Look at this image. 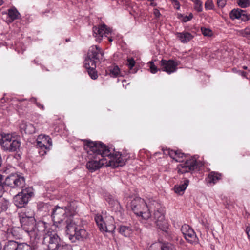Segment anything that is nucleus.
Returning <instances> with one entry per match:
<instances>
[{
  "instance_id": "obj_1",
  "label": "nucleus",
  "mask_w": 250,
  "mask_h": 250,
  "mask_svg": "<svg viewBox=\"0 0 250 250\" xmlns=\"http://www.w3.org/2000/svg\"><path fill=\"white\" fill-rule=\"evenodd\" d=\"M83 141L84 147L89 159L86 167L91 172L100 169L104 165L113 167L125 165L126 160L120 152L112 154L108 147L101 142L88 140Z\"/></svg>"
},
{
  "instance_id": "obj_2",
  "label": "nucleus",
  "mask_w": 250,
  "mask_h": 250,
  "mask_svg": "<svg viewBox=\"0 0 250 250\" xmlns=\"http://www.w3.org/2000/svg\"><path fill=\"white\" fill-rule=\"evenodd\" d=\"M19 217L22 229L31 238L39 240L45 229V224L42 222L37 224L34 217L28 216L24 213L21 214Z\"/></svg>"
},
{
  "instance_id": "obj_3",
  "label": "nucleus",
  "mask_w": 250,
  "mask_h": 250,
  "mask_svg": "<svg viewBox=\"0 0 250 250\" xmlns=\"http://www.w3.org/2000/svg\"><path fill=\"white\" fill-rule=\"evenodd\" d=\"M158 205V204L155 201H153L147 205L143 199L136 197L130 202V208L137 216L147 220L151 216L150 211L153 209L152 205Z\"/></svg>"
},
{
  "instance_id": "obj_4",
  "label": "nucleus",
  "mask_w": 250,
  "mask_h": 250,
  "mask_svg": "<svg viewBox=\"0 0 250 250\" xmlns=\"http://www.w3.org/2000/svg\"><path fill=\"white\" fill-rule=\"evenodd\" d=\"M75 213L76 209L71 205L64 208L56 206L52 210L51 216L54 225L62 227L67 218L72 217Z\"/></svg>"
},
{
  "instance_id": "obj_5",
  "label": "nucleus",
  "mask_w": 250,
  "mask_h": 250,
  "mask_svg": "<svg viewBox=\"0 0 250 250\" xmlns=\"http://www.w3.org/2000/svg\"><path fill=\"white\" fill-rule=\"evenodd\" d=\"M0 145L4 151L18 152L21 145L20 139L9 133L0 134Z\"/></svg>"
},
{
  "instance_id": "obj_6",
  "label": "nucleus",
  "mask_w": 250,
  "mask_h": 250,
  "mask_svg": "<svg viewBox=\"0 0 250 250\" xmlns=\"http://www.w3.org/2000/svg\"><path fill=\"white\" fill-rule=\"evenodd\" d=\"M62 242L54 231L47 230L43 235L42 244L45 250H56Z\"/></svg>"
},
{
  "instance_id": "obj_7",
  "label": "nucleus",
  "mask_w": 250,
  "mask_h": 250,
  "mask_svg": "<svg viewBox=\"0 0 250 250\" xmlns=\"http://www.w3.org/2000/svg\"><path fill=\"white\" fill-rule=\"evenodd\" d=\"M33 195V189L32 188L27 187L22 188L21 191L14 197V204L17 207L21 208L28 202Z\"/></svg>"
},
{
  "instance_id": "obj_8",
  "label": "nucleus",
  "mask_w": 250,
  "mask_h": 250,
  "mask_svg": "<svg viewBox=\"0 0 250 250\" xmlns=\"http://www.w3.org/2000/svg\"><path fill=\"white\" fill-rule=\"evenodd\" d=\"M95 220L101 231L112 232L114 231L116 227L112 216L106 217L104 220L101 215H97L95 217Z\"/></svg>"
},
{
  "instance_id": "obj_9",
  "label": "nucleus",
  "mask_w": 250,
  "mask_h": 250,
  "mask_svg": "<svg viewBox=\"0 0 250 250\" xmlns=\"http://www.w3.org/2000/svg\"><path fill=\"white\" fill-rule=\"evenodd\" d=\"M25 178L23 176L14 173L7 177L4 181V185L11 188H26L25 186Z\"/></svg>"
},
{
  "instance_id": "obj_10",
  "label": "nucleus",
  "mask_w": 250,
  "mask_h": 250,
  "mask_svg": "<svg viewBox=\"0 0 250 250\" xmlns=\"http://www.w3.org/2000/svg\"><path fill=\"white\" fill-rule=\"evenodd\" d=\"M104 55V53L98 46H91L88 49L85 61L93 62H101L105 61Z\"/></svg>"
},
{
  "instance_id": "obj_11",
  "label": "nucleus",
  "mask_w": 250,
  "mask_h": 250,
  "mask_svg": "<svg viewBox=\"0 0 250 250\" xmlns=\"http://www.w3.org/2000/svg\"><path fill=\"white\" fill-rule=\"evenodd\" d=\"M197 168V162L194 157L187 159L184 163L180 164L177 166L178 172L181 174L192 172Z\"/></svg>"
},
{
  "instance_id": "obj_12",
  "label": "nucleus",
  "mask_w": 250,
  "mask_h": 250,
  "mask_svg": "<svg viewBox=\"0 0 250 250\" xmlns=\"http://www.w3.org/2000/svg\"><path fill=\"white\" fill-rule=\"evenodd\" d=\"M3 250H32V247L26 243H20L14 240L6 242Z\"/></svg>"
},
{
  "instance_id": "obj_13",
  "label": "nucleus",
  "mask_w": 250,
  "mask_h": 250,
  "mask_svg": "<svg viewBox=\"0 0 250 250\" xmlns=\"http://www.w3.org/2000/svg\"><path fill=\"white\" fill-rule=\"evenodd\" d=\"M111 32V29L104 24L98 27L94 26L93 27V36L95 37L96 41L99 42L102 40L104 35L106 36Z\"/></svg>"
},
{
  "instance_id": "obj_14",
  "label": "nucleus",
  "mask_w": 250,
  "mask_h": 250,
  "mask_svg": "<svg viewBox=\"0 0 250 250\" xmlns=\"http://www.w3.org/2000/svg\"><path fill=\"white\" fill-rule=\"evenodd\" d=\"M181 230L185 239L189 243H193L197 241V238L194 230L188 225L185 224L181 227Z\"/></svg>"
},
{
  "instance_id": "obj_15",
  "label": "nucleus",
  "mask_w": 250,
  "mask_h": 250,
  "mask_svg": "<svg viewBox=\"0 0 250 250\" xmlns=\"http://www.w3.org/2000/svg\"><path fill=\"white\" fill-rule=\"evenodd\" d=\"M72 217H69L65 221V222L62 225V227L64 226L66 229V232L69 236V238L71 240H73V234L75 232L78 226L75 222L72 219Z\"/></svg>"
},
{
  "instance_id": "obj_16",
  "label": "nucleus",
  "mask_w": 250,
  "mask_h": 250,
  "mask_svg": "<svg viewBox=\"0 0 250 250\" xmlns=\"http://www.w3.org/2000/svg\"><path fill=\"white\" fill-rule=\"evenodd\" d=\"M229 16L232 20L240 19L243 21H247L250 19V13L240 9L232 10L229 13Z\"/></svg>"
},
{
  "instance_id": "obj_17",
  "label": "nucleus",
  "mask_w": 250,
  "mask_h": 250,
  "mask_svg": "<svg viewBox=\"0 0 250 250\" xmlns=\"http://www.w3.org/2000/svg\"><path fill=\"white\" fill-rule=\"evenodd\" d=\"M152 207H156L157 210L154 211V218L155 219V222L156 225L161 229H162V225L163 224V221H164V215L163 213V209L159 208L160 205H152Z\"/></svg>"
},
{
  "instance_id": "obj_18",
  "label": "nucleus",
  "mask_w": 250,
  "mask_h": 250,
  "mask_svg": "<svg viewBox=\"0 0 250 250\" xmlns=\"http://www.w3.org/2000/svg\"><path fill=\"white\" fill-rule=\"evenodd\" d=\"M19 127L21 133L31 134L35 132V127L30 123L22 122Z\"/></svg>"
},
{
  "instance_id": "obj_19",
  "label": "nucleus",
  "mask_w": 250,
  "mask_h": 250,
  "mask_svg": "<svg viewBox=\"0 0 250 250\" xmlns=\"http://www.w3.org/2000/svg\"><path fill=\"white\" fill-rule=\"evenodd\" d=\"M22 230L23 229L20 227H11L7 236L8 237L12 236L15 239H20L22 236Z\"/></svg>"
},
{
  "instance_id": "obj_20",
  "label": "nucleus",
  "mask_w": 250,
  "mask_h": 250,
  "mask_svg": "<svg viewBox=\"0 0 250 250\" xmlns=\"http://www.w3.org/2000/svg\"><path fill=\"white\" fill-rule=\"evenodd\" d=\"M175 35L181 42L183 43L188 42L193 38V36L188 32H176Z\"/></svg>"
},
{
  "instance_id": "obj_21",
  "label": "nucleus",
  "mask_w": 250,
  "mask_h": 250,
  "mask_svg": "<svg viewBox=\"0 0 250 250\" xmlns=\"http://www.w3.org/2000/svg\"><path fill=\"white\" fill-rule=\"evenodd\" d=\"M84 67L91 79L96 80L98 78L97 71L96 70V63H85Z\"/></svg>"
},
{
  "instance_id": "obj_22",
  "label": "nucleus",
  "mask_w": 250,
  "mask_h": 250,
  "mask_svg": "<svg viewBox=\"0 0 250 250\" xmlns=\"http://www.w3.org/2000/svg\"><path fill=\"white\" fill-rule=\"evenodd\" d=\"M77 229L74 234H73L72 241H74V239L81 240L86 238L87 237L88 233L85 229L80 226L78 227Z\"/></svg>"
},
{
  "instance_id": "obj_23",
  "label": "nucleus",
  "mask_w": 250,
  "mask_h": 250,
  "mask_svg": "<svg viewBox=\"0 0 250 250\" xmlns=\"http://www.w3.org/2000/svg\"><path fill=\"white\" fill-rule=\"evenodd\" d=\"M221 174L215 172H211L208 174L207 180L210 184H214L221 179Z\"/></svg>"
},
{
  "instance_id": "obj_24",
  "label": "nucleus",
  "mask_w": 250,
  "mask_h": 250,
  "mask_svg": "<svg viewBox=\"0 0 250 250\" xmlns=\"http://www.w3.org/2000/svg\"><path fill=\"white\" fill-rule=\"evenodd\" d=\"M161 69L163 71L170 74L175 72L177 69L178 63H162Z\"/></svg>"
},
{
  "instance_id": "obj_25",
  "label": "nucleus",
  "mask_w": 250,
  "mask_h": 250,
  "mask_svg": "<svg viewBox=\"0 0 250 250\" xmlns=\"http://www.w3.org/2000/svg\"><path fill=\"white\" fill-rule=\"evenodd\" d=\"M189 180L186 179L184 180L183 183H181L179 185H175L174 187L175 192L179 195H182L187 188Z\"/></svg>"
},
{
  "instance_id": "obj_26",
  "label": "nucleus",
  "mask_w": 250,
  "mask_h": 250,
  "mask_svg": "<svg viewBox=\"0 0 250 250\" xmlns=\"http://www.w3.org/2000/svg\"><path fill=\"white\" fill-rule=\"evenodd\" d=\"M37 138L39 140L41 141L42 144L45 145L48 150L50 149V147L52 146V143L51 139L49 136L41 134L39 135Z\"/></svg>"
},
{
  "instance_id": "obj_27",
  "label": "nucleus",
  "mask_w": 250,
  "mask_h": 250,
  "mask_svg": "<svg viewBox=\"0 0 250 250\" xmlns=\"http://www.w3.org/2000/svg\"><path fill=\"white\" fill-rule=\"evenodd\" d=\"M11 226L9 225L7 220L0 219V229L7 234Z\"/></svg>"
},
{
  "instance_id": "obj_28",
  "label": "nucleus",
  "mask_w": 250,
  "mask_h": 250,
  "mask_svg": "<svg viewBox=\"0 0 250 250\" xmlns=\"http://www.w3.org/2000/svg\"><path fill=\"white\" fill-rule=\"evenodd\" d=\"M9 204L10 203L8 200L0 197V214L7 210Z\"/></svg>"
},
{
  "instance_id": "obj_29",
  "label": "nucleus",
  "mask_w": 250,
  "mask_h": 250,
  "mask_svg": "<svg viewBox=\"0 0 250 250\" xmlns=\"http://www.w3.org/2000/svg\"><path fill=\"white\" fill-rule=\"evenodd\" d=\"M8 15L12 21L18 19L20 17V14L15 8H12L8 10Z\"/></svg>"
},
{
  "instance_id": "obj_30",
  "label": "nucleus",
  "mask_w": 250,
  "mask_h": 250,
  "mask_svg": "<svg viewBox=\"0 0 250 250\" xmlns=\"http://www.w3.org/2000/svg\"><path fill=\"white\" fill-rule=\"evenodd\" d=\"M119 232L125 237H128L131 233V229L129 227L121 226L119 228Z\"/></svg>"
},
{
  "instance_id": "obj_31",
  "label": "nucleus",
  "mask_w": 250,
  "mask_h": 250,
  "mask_svg": "<svg viewBox=\"0 0 250 250\" xmlns=\"http://www.w3.org/2000/svg\"><path fill=\"white\" fill-rule=\"evenodd\" d=\"M109 74L113 77H118L121 76L119 68L117 66H114L109 68Z\"/></svg>"
},
{
  "instance_id": "obj_32",
  "label": "nucleus",
  "mask_w": 250,
  "mask_h": 250,
  "mask_svg": "<svg viewBox=\"0 0 250 250\" xmlns=\"http://www.w3.org/2000/svg\"><path fill=\"white\" fill-rule=\"evenodd\" d=\"M112 209L113 211H115V212L117 214V215H119L120 216H122L124 210L119 202L115 203V206L112 208Z\"/></svg>"
},
{
  "instance_id": "obj_33",
  "label": "nucleus",
  "mask_w": 250,
  "mask_h": 250,
  "mask_svg": "<svg viewBox=\"0 0 250 250\" xmlns=\"http://www.w3.org/2000/svg\"><path fill=\"white\" fill-rule=\"evenodd\" d=\"M161 250H176L175 247L170 243L163 244L161 246Z\"/></svg>"
},
{
  "instance_id": "obj_34",
  "label": "nucleus",
  "mask_w": 250,
  "mask_h": 250,
  "mask_svg": "<svg viewBox=\"0 0 250 250\" xmlns=\"http://www.w3.org/2000/svg\"><path fill=\"white\" fill-rule=\"evenodd\" d=\"M168 153L169 155V156L172 158L173 159L175 160L177 162H180L181 161V160L180 159H177V151L173 150H168Z\"/></svg>"
},
{
  "instance_id": "obj_35",
  "label": "nucleus",
  "mask_w": 250,
  "mask_h": 250,
  "mask_svg": "<svg viewBox=\"0 0 250 250\" xmlns=\"http://www.w3.org/2000/svg\"><path fill=\"white\" fill-rule=\"evenodd\" d=\"M136 63H126V65L128 68V70L130 73H135L137 71L136 67Z\"/></svg>"
},
{
  "instance_id": "obj_36",
  "label": "nucleus",
  "mask_w": 250,
  "mask_h": 250,
  "mask_svg": "<svg viewBox=\"0 0 250 250\" xmlns=\"http://www.w3.org/2000/svg\"><path fill=\"white\" fill-rule=\"evenodd\" d=\"M56 250H72V249L70 245H67L62 241Z\"/></svg>"
},
{
  "instance_id": "obj_37",
  "label": "nucleus",
  "mask_w": 250,
  "mask_h": 250,
  "mask_svg": "<svg viewBox=\"0 0 250 250\" xmlns=\"http://www.w3.org/2000/svg\"><path fill=\"white\" fill-rule=\"evenodd\" d=\"M195 9L198 12H201L202 11V3L200 0H195Z\"/></svg>"
},
{
  "instance_id": "obj_38",
  "label": "nucleus",
  "mask_w": 250,
  "mask_h": 250,
  "mask_svg": "<svg viewBox=\"0 0 250 250\" xmlns=\"http://www.w3.org/2000/svg\"><path fill=\"white\" fill-rule=\"evenodd\" d=\"M106 201L108 203L111 208H113L115 206V203H119L117 200H115L111 196H109L106 199Z\"/></svg>"
},
{
  "instance_id": "obj_39",
  "label": "nucleus",
  "mask_w": 250,
  "mask_h": 250,
  "mask_svg": "<svg viewBox=\"0 0 250 250\" xmlns=\"http://www.w3.org/2000/svg\"><path fill=\"white\" fill-rule=\"evenodd\" d=\"M4 183L3 176L0 174V197H1L3 192H4Z\"/></svg>"
},
{
  "instance_id": "obj_40",
  "label": "nucleus",
  "mask_w": 250,
  "mask_h": 250,
  "mask_svg": "<svg viewBox=\"0 0 250 250\" xmlns=\"http://www.w3.org/2000/svg\"><path fill=\"white\" fill-rule=\"evenodd\" d=\"M37 143V146L40 148H41L42 149L44 150L43 154L46 153V150H48V149L47 148L45 145L42 144L41 141L40 140H39V139L37 138L36 140Z\"/></svg>"
},
{
  "instance_id": "obj_41",
  "label": "nucleus",
  "mask_w": 250,
  "mask_h": 250,
  "mask_svg": "<svg viewBox=\"0 0 250 250\" xmlns=\"http://www.w3.org/2000/svg\"><path fill=\"white\" fill-rule=\"evenodd\" d=\"M238 4L242 8H246L249 6V0H238Z\"/></svg>"
},
{
  "instance_id": "obj_42",
  "label": "nucleus",
  "mask_w": 250,
  "mask_h": 250,
  "mask_svg": "<svg viewBox=\"0 0 250 250\" xmlns=\"http://www.w3.org/2000/svg\"><path fill=\"white\" fill-rule=\"evenodd\" d=\"M213 6L214 5L212 0H207L205 4V8L207 10L212 9Z\"/></svg>"
},
{
  "instance_id": "obj_43",
  "label": "nucleus",
  "mask_w": 250,
  "mask_h": 250,
  "mask_svg": "<svg viewBox=\"0 0 250 250\" xmlns=\"http://www.w3.org/2000/svg\"><path fill=\"white\" fill-rule=\"evenodd\" d=\"M201 30L202 31V34L204 36H209L211 35V31L209 29L205 28V27H202L201 28Z\"/></svg>"
},
{
  "instance_id": "obj_44",
  "label": "nucleus",
  "mask_w": 250,
  "mask_h": 250,
  "mask_svg": "<svg viewBox=\"0 0 250 250\" xmlns=\"http://www.w3.org/2000/svg\"><path fill=\"white\" fill-rule=\"evenodd\" d=\"M150 65L149 67H150V72L153 74L156 73L158 71V69L155 66L154 63H150Z\"/></svg>"
},
{
  "instance_id": "obj_45",
  "label": "nucleus",
  "mask_w": 250,
  "mask_h": 250,
  "mask_svg": "<svg viewBox=\"0 0 250 250\" xmlns=\"http://www.w3.org/2000/svg\"><path fill=\"white\" fill-rule=\"evenodd\" d=\"M217 5L220 7H223L226 3V0H217Z\"/></svg>"
},
{
  "instance_id": "obj_46",
  "label": "nucleus",
  "mask_w": 250,
  "mask_h": 250,
  "mask_svg": "<svg viewBox=\"0 0 250 250\" xmlns=\"http://www.w3.org/2000/svg\"><path fill=\"white\" fill-rule=\"evenodd\" d=\"M192 18L193 15L192 14L190 13L188 16H185L184 18L183 21L184 22H187L191 20Z\"/></svg>"
},
{
  "instance_id": "obj_47",
  "label": "nucleus",
  "mask_w": 250,
  "mask_h": 250,
  "mask_svg": "<svg viewBox=\"0 0 250 250\" xmlns=\"http://www.w3.org/2000/svg\"><path fill=\"white\" fill-rule=\"evenodd\" d=\"M33 101L35 102L36 105L40 108L43 110L44 109V106L43 105L41 104L40 103L36 101V99L35 98H33Z\"/></svg>"
},
{
  "instance_id": "obj_48",
  "label": "nucleus",
  "mask_w": 250,
  "mask_h": 250,
  "mask_svg": "<svg viewBox=\"0 0 250 250\" xmlns=\"http://www.w3.org/2000/svg\"><path fill=\"white\" fill-rule=\"evenodd\" d=\"M177 159H180L181 160V161H182V159L183 158V157L184 156L185 154L183 153H182L179 150H177Z\"/></svg>"
},
{
  "instance_id": "obj_49",
  "label": "nucleus",
  "mask_w": 250,
  "mask_h": 250,
  "mask_svg": "<svg viewBox=\"0 0 250 250\" xmlns=\"http://www.w3.org/2000/svg\"><path fill=\"white\" fill-rule=\"evenodd\" d=\"M246 232L247 234L248 237L250 241V227H247L246 228Z\"/></svg>"
},
{
  "instance_id": "obj_50",
  "label": "nucleus",
  "mask_w": 250,
  "mask_h": 250,
  "mask_svg": "<svg viewBox=\"0 0 250 250\" xmlns=\"http://www.w3.org/2000/svg\"><path fill=\"white\" fill-rule=\"evenodd\" d=\"M138 60L136 59V60H135L134 58H128L127 59V62H129V63H130V62H136V61H137Z\"/></svg>"
},
{
  "instance_id": "obj_51",
  "label": "nucleus",
  "mask_w": 250,
  "mask_h": 250,
  "mask_svg": "<svg viewBox=\"0 0 250 250\" xmlns=\"http://www.w3.org/2000/svg\"><path fill=\"white\" fill-rule=\"evenodd\" d=\"M154 14L156 16V17H159L160 15V13L159 11L157 9H154Z\"/></svg>"
},
{
  "instance_id": "obj_52",
  "label": "nucleus",
  "mask_w": 250,
  "mask_h": 250,
  "mask_svg": "<svg viewBox=\"0 0 250 250\" xmlns=\"http://www.w3.org/2000/svg\"><path fill=\"white\" fill-rule=\"evenodd\" d=\"M245 32L247 35H250V26L245 28Z\"/></svg>"
},
{
  "instance_id": "obj_53",
  "label": "nucleus",
  "mask_w": 250,
  "mask_h": 250,
  "mask_svg": "<svg viewBox=\"0 0 250 250\" xmlns=\"http://www.w3.org/2000/svg\"><path fill=\"white\" fill-rule=\"evenodd\" d=\"M121 54L118 53H116V54H114V55H113V61H118V60L117 59V58L116 57H119V56H120Z\"/></svg>"
},
{
  "instance_id": "obj_54",
  "label": "nucleus",
  "mask_w": 250,
  "mask_h": 250,
  "mask_svg": "<svg viewBox=\"0 0 250 250\" xmlns=\"http://www.w3.org/2000/svg\"><path fill=\"white\" fill-rule=\"evenodd\" d=\"M174 4H175V8L178 10L180 8V3L178 1V0H177L176 1H175V2L174 3Z\"/></svg>"
},
{
  "instance_id": "obj_55",
  "label": "nucleus",
  "mask_w": 250,
  "mask_h": 250,
  "mask_svg": "<svg viewBox=\"0 0 250 250\" xmlns=\"http://www.w3.org/2000/svg\"><path fill=\"white\" fill-rule=\"evenodd\" d=\"M161 62H168V63H170V62H175L172 60H169L168 61H166V60H164L162 59L161 61Z\"/></svg>"
},
{
  "instance_id": "obj_56",
  "label": "nucleus",
  "mask_w": 250,
  "mask_h": 250,
  "mask_svg": "<svg viewBox=\"0 0 250 250\" xmlns=\"http://www.w3.org/2000/svg\"><path fill=\"white\" fill-rule=\"evenodd\" d=\"M151 3L150 4L151 5L155 6H156V4L153 3V1H150Z\"/></svg>"
},
{
  "instance_id": "obj_57",
  "label": "nucleus",
  "mask_w": 250,
  "mask_h": 250,
  "mask_svg": "<svg viewBox=\"0 0 250 250\" xmlns=\"http://www.w3.org/2000/svg\"><path fill=\"white\" fill-rule=\"evenodd\" d=\"M3 4V1L2 0H0V5H1Z\"/></svg>"
},
{
  "instance_id": "obj_58",
  "label": "nucleus",
  "mask_w": 250,
  "mask_h": 250,
  "mask_svg": "<svg viewBox=\"0 0 250 250\" xmlns=\"http://www.w3.org/2000/svg\"><path fill=\"white\" fill-rule=\"evenodd\" d=\"M108 40L109 42H111L112 41V39L110 38H108Z\"/></svg>"
},
{
  "instance_id": "obj_59",
  "label": "nucleus",
  "mask_w": 250,
  "mask_h": 250,
  "mask_svg": "<svg viewBox=\"0 0 250 250\" xmlns=\"http://www.w3.org/2000/svg\"><path fill=\"white\" fill-rule=\"evenodd\" d=\"M173 3H175L177 0H171Z\"/></svg>"
},
{
  "instance_id": "obj_60",
  "label": "nucleus",
  "mask_w": 250,
  "mask_h": 250,
  "mask_svg": "<svg viewBox=\"0 0 250 250\" xmlns=\"http://www.w3.org/2000/svg\"><path fill=\"white\" fill-rule=\"evenodd\" d=\"M148 1H153L154 0H148Z\"/></svg>"
},
{
  "instance_id": "obj_61",
  "label": "nucleus",
  "mask_w": 250,
  "mask_h": 250,
  "mask_svg": "<svg viewBox=\"0 0 250 250\" xmlns=\"http://www.w3.org/2000/svg\"><path fill=\"white\" fill-rule=\"evenodd\" d=\"M148 62L151 63V62H153L151 61H149Z\"/></svg>"
}]
</instances>
